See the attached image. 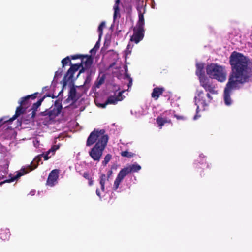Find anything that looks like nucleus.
<instances>
[{"label": "nucleus", "mask_w": 252, "mask_h": 252, "mask_svg": "<svg viewBox=\"0 0 252 252\" xmlns=\"http://www.w3.org/2000/svg\"><path fill=\"white\" fill-rule=\"evenodd\" d=\"M35 190H32L30 192V194L31 195H34V194H35Z\"/></svg>", "instance_id": "nucleus-41"}, {"label": "nucleus", "mask_w": 252, "mask_h": 252, "mask_svg": "<svg viewBox=\"0 0 252 252\" xmlns=\"http://www.w3.org/2000/svg\"><path fill=\"white\" fill-rule=\"evenodd\" d=\"M62 72H63V71L61 69H59L58 70L56 71V72L55 73L54 79L52 81V83H53L54 82L57 81L58 78L59 77H60L62 76Z\"/></svg>", "instance_id": "nucleus-25"}, {"label": "nucleus", "mask_w": 252, "mask_h": 252, "mask_svg": "<svg viewBox=\"0 0 252 252\" xmlns=\"http://www.w3.org/2000/svg\"><path fill=\"white\" fill-rule=\"evenodd\" d=\"M174 116L178 120H185V118L183 116H179L174 114V112L170 110L166 111L157 118V123L161 129L162 126L166 123H171L170 118Z\"/></svg>", "instance_id": "nucleus-8"}, {"label": "nucleus", "mask_w": 252, "mask_h": 252, "mask_svg": "<svg viewBox=\"0 0 252 252\" xmlns=\"http://www.w3.org/2000/svg\"><path fill=\"white\" fill-rule=\"evenodd\" d=\"M81 66V64H75L72 65L70 68V69L73 71V72H76Z\"/></svg>", "instance_id": "nucleus-29"}, {"label": "nucleus", "mask_w": 252, "mask_h": 252, "mask_svg": "<svg viewBox=\"0 0 252 252\" xmlns=\"http://www.w3.org/2000/svg\"><path fill=\"white\" fill-rule=\"evenodd\" d=\"M112 158V155L108 154H107L104 160L102 161V164L104 166L106 165V164L109 162Z\"/></svg>", "instance_id": "nucleus-26"}, {"label": "nucleus", "mask_w": 252, "mask_h": 252, "mask_svg": "<svg viewBox=\"0 0 252 252\" xmlns=\"http://www.w3.org/2000/svg\"><path fill=\"white\" fill-rule=\"evenodd\" d=\"M80 57H81V55H73V56H71L72 59H73V60L80 58Z\"/></svg>", "instance_id": "nucleus-36"}, {"label": "nucleus", "mask_w": 252, "mask_h": 252, "mask_svg": "<svg viewBox=\"0 0 252 252\" xmlns=\"http://www.w3.org/2000/svg\"><path fill=\"white\" fill-rule=\"evenodd\" d=\"M10 233L9 230H6L4 232L0 234V238L3 240H8L10 237Z\"/></svg>", "instance_id": "nucleus-23"}, {"label": "nucleus", "mask_w": 252, "mask_h": 252, "mask_svg": "<svg viewBox=\"0 0 252 252\" xmlns=\"http://www.w3.org/2000/svg\"><path fill=\"white\" fill-rule=\"evenodd\" d=\"M124 68L125 69V71H126V66L125 65H124Z\"/></svg>", "instance_id": "nucleus-47"}, {"label": "nucleus", "mask_w": 252, "mask_h": 252, "mask_svg": "<svg viewBox=\"0 0 252 252\" xmlns=\"http://www.w3.org/2000/svg\"><path fill=\"white\" fill-rule=\"evenodd\" d=\"M196 66V74L199 79L200 85L206 91L213 94H217V91L215 89V85L212 84L211 81L204 74V63H197Z\"/></svg>", "instance_id": "nucleus-5"}, {"label": "nucleus", "mask_w": 252, "mask_h": 252, "mask_svg": "<svg viewBox=\"0 0 252 252\" xmlns=\"http://www.w3.org/2000/svg\"><path fill=\"white\" fill-rule=\"evenodd\" d=\"M104 81V80L103 78H100L96 83V87L97 88H99L100 86L103 83Z\"/></svg>", "instance_id": "nucleus-34"}, {"label": "nucleus", "mask_w": 252, "mask_h": 252, "mask_svg": "<svg viewBox=\"0 0 252 252\" xmlns=\"http://www.w3.org/2000/svg\"><path fill=\"white\" fill-rule=\"evenodd\" d=\"M141 169V166L137 163L127 166V173L130 172H137Z\"/></svg>", "instance_id": "nucleus-18"}, {"label": "nucleus", "mask_w": 252, "mask_h": 252, "mask_svg": "<svg viewBox=\"0 0 252 252\" xmlns=\"http://www.w3.org/2000/svg\"><path fill=\"white\" fill-rule=\"evenodd\" d=\"M74 73L75 72H73V70L69 68L67 71L65 76H64V79L66 81H70L73 77Z\"/></svg>", "instance_id": "nucleus-22"}, {"label": "nucleus", "mask_w": 252, "mask_h": 252, "mask_svg": "<svg viewBox=\"0 0 252 252\" xmlns=\"http://www.w3.org/2000/svg\"><path fill=\"white\" fill-rule=\"evenodd\" d=\"M7 173V165H5V169L1 173H0V179H4L5 176Z\"/></svg>", "instance_id": "nucleus-31"}, {"label": "nucleus", "mask_w": 252, "mask_h": 252, "mask_svg": "<svg viewBox=\"0 0 252 252\" xmlns=\"http://www.w3.org/2000/svg\"><path fill=\"white\" fill-rule=\"evenodd\" d=\"M100 40V39H99L97 41V42L96 43L94 47L90 50V53L91 54L95 53L97 50L99 48V46H100V43H99Z\"/></svg>", "instance_id": "nucleus-27"}, {"label": "nucleus", "mask_w": 252, "mask_h": 252, "mask_svg": "<svg viewBox=\"0 0 252 252\" xmlns=\"http://www.w3.org/2000/svg\"><path fill=\"white\" fill-rule=\"evenodd\" d=\"M231 72L224 91L225 104L230 106L233 100L230 94L233 90L238 89L250 80L252 75V62L242 54L234 52L230 57Z\"/></svg>", "instance_id": "nucleus-1"}, {"label": "nucleus", "mask_w": 252, "mask_h": 252, "mask_svg": "<svg viewBox=\"0 0 252 252\" xmlns=\"http://www.w3.org/2000/svg\"><path fill=\"white\" fill-rule=\"evenodd\" d=\"M26 173H27V172L25 170V168H23L19 172H17L16 173V174L15 175L13 176V177H11V178L10 179H6V180H4L3 182H1V183H0V185H2V184H3L4 183H10V182H13L14 180L18 179L21 176H22Z\"/></svg>", "instance_id": "nucleus-14"}, {"label": "nucleus", "mask_w": 252, "mask_h": 252, "mask_svg": "<svg viewBox=\"0 0 252 252\" xmlns=\"http://www.w3.org/2000/svg\"><path fill=\"white\" fill-rule=\"evenodd\" d=\"M59 147L60 146L59 145H54L46 152L35 157L33 161L31 162V165H28L27 167L24 168H25V170L27 173L35 169L37 167L38 163L41 161L42 157L44 158L45 160H48L54 155L55 151L58 150Z\"/></svg>", "instance_id": "nucleus-6"}, {"label": "nucleus", "mask_w": 252, "mask_h": 252, "mask_svg": "<svg viewBox=\"0 0 252 252\" xmlns=\"http://www.w3.org/2000/svg\"><path fill=\"white\" fill-rule=\"evenodd\" d=\"M133 155L134 154L131 152H128L127 151V157H132Z\"/></svg>", "instance_id": "nucleus-39"}, {"label": "nucleus", "mask_w": 252, "mask_h": 252, "mask_svg": "<svg viewBox=\"0 0 252 252\" xmlns=\"http://www.w3.org/2000/svg\"><path fill=\"white\" fill-rule=\"evenodd\" d=\"M138 11L139 19L136 26L133 28V33L130 37L129 44L127 46V56L131 53V50L133 47L132 43L134 42L135 44H138L143 39L144 36V18L143 16L144 9L142 8H138Z\"/></svg>", "instance_id": "nucleus-3"}, {"label": "nucleus", "mask_w": 252, "mask_h": 252, "mask_svg": "<svg viewBox=\"0 0 252 252\" xmlns=\"http://www.w3.org/2000/svg\"><path fill=\"white\" fill-rule=\"evenodd\" d=\"M33 145L34 147H38L39 145V141L38 140L33 141Z\"/></svg>", "instance_id": "nucleus-37"}, {"label": "nucleus", "mask_w": 252, "mask_h": 252, "mask_svg": "<svg viewBox=\"0 0 252 252\" xmlns=\"http://www.w3.org/2000/svg\"><path fill=\"white\" fill-rule=\"evenodd\" d=\"M69 63H71V62L69 57L67 56L62 61L63 67H64L65 65H67Z\"/></svg>", "instance_id": "nucleus-28"}, {"label": "nucleus", "mask_w": 252, "mask_h": 252, "mask_svg": "<svg viewBox=\"0 0 252 252\" xmlns=\"http://www.w3.org/2000/svg\"><path fill=\"white\" fill-rule=\"evenodd\" d=\"M108 140V136L104 129H94L88 137L86 145L90 146L95 143L89 151L90 156L94 161L99 162Z\"/></svg>", "instance_id": "nucleus-2"}, {"label": "nucleus", "mask_w": 252, "mask_h": 252, "mask_svg": "<svg viewBox=\"0 0 252 252\" xmlns=\"http://www.w3.org/2000/svg\"><path fill=\"white\" fill-rule=\"evenodd\" d=\"M132 114H134L136 117H139L146 114V109L141 106H136L131 110Z\"/></svg>", "instance_id": "nucleus-15"}, {"label": "nucleus", "mask_w": 252, "mask_h": 252, "mask_svg": "<svg viewBox=\"0 0 252 252\" xmlns=\"http://www.w3.org/2000/svg\"><path fill=\"white\" fill-rule=\"evenodd\" d=\"M124 58H125V60L126 61V51L125 50L124 51Z\"/></svg>", "instance_id": "nucleus-43"}, {"label": "nucleus", "mask_w": 252, "mask_h": 252, "mask_svg": "<svg viewBox=\"0 0 252 252\" xmlns=\"http://www.w3.org/2000/svg\"><path fill=\"white\" fill-rule=\"evenodd\" d=\"M126 176V168L123 169L118 174L114 184V189L116 190L120 183L123 180L125 177Z\"/></svg>", "instance_id": "nucleus-13"}, {"label": "nucleus", "mask_w": 252, "mask_h": 252, "mask_svg": "<svg viewBox=\"0 0 252 252\" xmlns=\"http://www.w3.org/2000/svg\"><path fill=\"white\" fill-rule=\"evenodd\" d=\"M83 177L88 180H90V176L88 173H84L83 174Z\"/></svg>", "instance_id": "nucleus-35"}, {"label": "nucleus", "mask_w": 252, "mask_h": 252, "mask_svg": "<svg viewBox=\"0 0 252 252\" xmlns=\"http://www.w3.org/2000/svg\"><path fill=\"white\" fill-rule=\"evenodd\" d=\"M125 92V91H121L118 92L116 91L113 95L110 96L105 103L101 105L102 108H105L107 104H116L118 101L122 100L125 96L122 94Z\"/></svg>", "instance_id": "nucleus-11"}, {"label": "nucleus", "mask_w": 252, "mask_h": 252, "mask_svg": "<svg viewBox=\"0 0 252 252\" xmlns=\"http://www.w3.org/2000/svg\"><path fill=\"white\" fill-rule=\"evenodd\" d=\"M120 2V0H116L115 4L113 7V9L114 10V13L113 15V20L114 21H115L117 17H120V14H119V9L118 8V4Z\"/></svg>", "instance_id": "nucleus-19"}, {"label": "nucleus", "mask_w": 252, "mask_h": 252, "mask_svg": "<svg viewBox=\"0 0 252 252\" xmlns=\"http://www.w3.org/2000/svg\"><path fill=\"white\" fill-rule=\"evenodd\" d=\"M107 180L106 175L105 174L101 175L100 179V184L102 192L105 191V184Z\"/></svg>", "instance_id": "nucleus-21"}, {"label": "nucleus", "mask_w": 252, "mask_h": 252, "mask_svg": "<svg viewBox=\"0 0 252 252\" xmlns=\"http://www.w3.org/2000/svg\"><path fill=\"white\" fill-rule=\"evenodd\" d=\"M89 180V185H90V186L92 185H93V181H92V180H91V179H90V180Z\"/></svg>", "instance_id": "nucleus-42"}, {"label": "nucleus", "mask_w": 252, "mask_h": 252, "mask_svg": "<svg viewBox=\"0 0 252 252\" xmlns=\"http://www.w3.org/2000/svg\"><path fill=\"white\" fill-rule=\"evenodd\" d=\"M44 88H45V89H47V87H45Z\"/></svg>", "instance_id": "nucleus-49"}, {"label": "nucleus", "mask_w": 252, "mask_h": 252, "mask_svg": "<svg viewBox=\"0 0 252 252\" xmlns=\"http://www.w3.org/2000/svg\"><path fill=\"white\" fill-rule=\"evenodd\" d=\"M199 157H200V158H205V156L203 154L200 155Z\"/></svg>", "instance_id": "nucleus-44"}, {"label": "nucleus", "mask_w": 252, "mask_h": 252, "mask_svg": "<svg viewBox=\"0 0 252 252\" xmlns=\"http://www.w3.org/2000/svg\"><path fill=\"white\" fill-rule=\"evenodd\" d=\"M130 10H131V8H128L127 7V9H126V10H127V14L130 12Z\"/></svg>", "instance_id": "nucleus-45"}, {"label": "nucleus", "mask_w": 252, "mask_h": 252, "mask_svg": "<svg viewBox=\"0 0 252 252\" xmlns=\"http://www.w3.org/2000/svg\"><path fill=\"white\" fill-rule=\"evenodd\" d=\"M62 109L61 102L59 100L55 101L54 104L49 108L46 119H49L50 123L54 122L56 117L61 113Z\"/></svg>", "instance_id": "nucleus-9"}, {"label": "nucleus", "mask_w": 252, "mask_h": 252, "mask_svg": "<svg viewBox=\"0 0 252 252\" xmlns=\"http://www.w3.org/2000/svg\"><path fill=\"white\" fill-rule=\"evenodd\" d=\"M121 154L123 157H126V151L122 152Z\"/></svg>", "instance_id": "nucleus-40"}, {"label": "nucleus", "mask_w": 252, "mask_h": 252, "mask_svg": "<svg viewBox=\"0 0 252 252\" xmlns=\"http://www.w3.org/2000/svg\"><path fill=\"white\" fill-rule=\"evenodd\" d=\"M212 100L210 94H205L202 91L197 90L194 97L195 104L197 106V113L199 111L205 110Z\"/></svg>", "instance_id": "nucleus-7"}, {"label": "nucleus", "mask_w": 252, "mask_h": 252, "mask_svg": "<svg viewBox=\"0 0 252 252\" xmlns=\"http://www.w3.org/2000/svg\"><path fill=\"white\" fill-rule=\"evenodd\" d=\"M42 101L43 98L39 99L36 103H34L32 109H37L41 105Z\"/></svg>", "instance_id": "nucleus-32"}, {"label": "nucleus", "mask_w": 252, "mask_h": 252, "mask_svg": "<svg viewBox=\"0 0 252 252\" xmlns=\"http://www.w3.org/2000/svg\"><path fill=\"white\" fill-rule=\"evenodd\" d=\"M96 195L98 196H99L100 198H101V193H100L99 190L98 189L96 190Z\"/></svg>", "instance_id": "nucleus-38"}, {"label": "nucleus", "mask_w": 252, "mask_h": 252, "mask_svg": "<svg viewBox=\"0 0 252 252\" xmlns=\"http://www.w3.org/2000/svg\"><path fill=\"white\" fill-rule=\"evenodd\" d=\"M127 82H128V88H130L132 85V79L127 74ZM128 89H127V91H128Z\"/></svg>", "instance_id": "nucleus-30"}, {"label": "nucleus", "mask_w": 252, "mask_h": 252, "mask_svg": "<svg viewBox=\"0 0 252 252\" xmlns=\"http://www.w3.org/2000/svg\"><path fill=\"white\" fill-rule=\"evenodd\" d=\"M198 117H199V116H198V115H195V116H194V117H193V119H194V120H196Z\"/></svg>", "instance_id": "nucleus-46"}, {"label": "nucleus", "mask_w": 252, "mask_h": 252, "mask_svg": "<svg viewBox=\"0 0 252 252\" xmlns=\"http://www.w3.org/2000/svg\"><path fill=\"white\" fill-rule=\"evenodd\" d=\"M6 122H9V121H8L7 117H3L0 119V127L3 124Z\"/></svg>", "instance_id": "nucleus-33"}, {"label": "nucleus", "mask_w": 252, "mask_h": 252, "mask_svg": "<svg viewBox=\"0 0 252 252\" xmlns=\"http://www.w3.org/2000/svg\"><path fill=\"white\" fill-rule=\"evenodd\" d=\"M80 64L83 69H87L91 67L92 64V61L90 58L84 57L82 59Z\"/></svg>", "instance_id": "nucleus-16"}, {"label": "nucleus", "mask_w": 252, "mask_h": 252, "mask_svg": "<svg viewBox=\"0 0 252 252\" xmlns=\"http://www.w3.org/2000/svg\"><path fill=\"white\" fill-rule=\"evenodd\" d=\"M77 98L78 96L76 95V90L75 87H72L70 88L69 92V98L72 100H75Z\"/></svg>", "instance_id": "nucleus-20"}, {"label": "nucleus", "mask_w": 252, "mask_h": 252, "mask_svg": "<svg viewBox=\"0 0 252 252\" xmlns=\"http://www.w3.org/2000/svg\"><path fill=\"white\" fill-rule=\"evenodd\" d=\"M105 27V22H102L101 24L99 25L98 28V32L99 33V39H101V37L103 34V29Z\"/></svg>", "instance_id": "nucleus-24"}, {"label": "nucleus", "mask_w": 252, "mask_h": 252, "mask_svg": "<svg viewBox=\"0 0 252 252\" xmlns=\"http://www.w3.org/2000/svg\"><path fill=\"white\" fill-rule=\"evenodd\" d=\"M163 88L156 87L153 89L152 93V97L155 100H157L159 95L162 93L163 91Z\"/></svg>", "instance_id": "nucleus-17"}, {"label": "nucleus", "mask_w": 252, "mask_h": 252, "mask_svg": "<svg viewBox=\"0 0 252 252\" xmlns=\"http://www.w3.org/2000/svg\"><path fill=\"white\" fill-rule=\"evenodd\" d=\"M110 175L112 173V171H110Z\"/></svg>", "instance_id": "nucleus-48"}, {"label": "nucleus", "mask_w": 252, "mask_h": 252, "mask_svg": "<svg viewBox=\"0 0 252 252\" xmlns=\"http://www.w3.org/2000/svg\"><path fill=\"white\" fill-rule=\"evenodd\" d=\"M59 171L57 169L52 170L48 176L46 184L50 187H53L58 183Z\"/></svg>", "instance_id": "nucleus-12"}, {"label": "nucleus", "mask_w": 252, "mask_h": 252, "mask_svg": "<svg viewBox=\"0 0 252 252\" xmlns=\"http://www.w3.org/2000/svg\"><path fill=\"white\" fill-rule=\"evenodd\" d=\"M206 70L210 78L216 79L220 82H223L226 80L227 71L223 66L212 63L206 66Z\"/></svg>", "instance_id": "nucleus-4"}, {"label": "nucleus", "mask_w": 252, "mask_h": 252, "mask_svg": "<svg viewBox=\"0 0 252 252\" xmlns=\"http://www.w3.org/2000/svg\"><path fill=\"white\" fill-rule=\"evenodd\" d=\"M30 98H35V96H33V95H31L21 98V100L19 101V103L20 106L17 108L15 115L11 118L8 119L10 123L12 122L21 114L24 113L25 111V109L22 107V106L28 105Z\"/></svg>", "instance_id": "nucleus-10"}]
</instances>
